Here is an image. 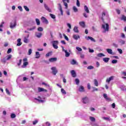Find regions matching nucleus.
<instances>
[{
    "mask_svg": "<svg viewBox=\"0 0 126 126\" xmlns=\"http://www.w3.org/2000/svg\"><path fill=\"white\" fill-rule=\"evenodd\" d=\"M102 29L103 30V32L106 33V32H109V24L107 23H104L102 25Z\"/></svg>",
    "mask_w": 126,
    "mask_h": 126,
    "instance_id": "f257e3e1",
    "label": "nucleus"
},
{
    "mask_svg": "<svg viewBox=\"0 0 126 126\" xmlns=\"http://www.w3.org/2000/svg\"><path fill=\"white\" fill-rule=\"evenodd\" d=\"M51 43L54 49H58L59 48V46H58V45H59V41L58 40L53 41Z\"/></svg>",
    "mask_w": 126,
    "mask_h": 126,
    "instance_id": "f03ea898",
    "label": "nucleus"
},
{
    "mask_svg": "<svg viewBox=\"0 0 126 126\" xmlns=\"http://www.w3.org/2000/svg\"><path fill=\"white\" fill-rule=\"evenodd\" d=\"M52 70V73L53 75H57V73H58V69L56 67H52L51 68Z\"/></svg>",
    "mask_w": 126,
    "mask_h": 126,
    "instance_id": "7ed1b4c3",
    "label": "nucleus"
},
{
    "mask_svg": "<svg viewBox=\"0 0 126 126\" xmlns=\"http://www.w3.org/2000/svg\"><path fill=\"white\" fill-rule=\"evenodd\" d=\"M16 26V21H12L10 23V28L11 29H13V28H15Z\"/></svg>",
    "mask_w": 126,
    "mask_h": 126,
    "instance_id": "20e7f679",
    "label": "nucleus"
},
{
    "mask_svg": "<svg viewBox=\"0 0 126 126\" xmlns=\"http://www.w3.org/2000/svg\"><path fill=\"white\" fill-rule=\"evenodd\" d=\"M83 103L84 104H88L89 102H90V100H89V98L88 97H85L83 98Z\"/></svg>",
    "mask_w": 126,
    "mask_h": 126,
    "instance_id": "39448f33",
    "label": "nucleus"
},
{
    "mask_svg": "<svg viewBox=\"0 0 126 126\" xmlns=\"http://www.w3.org/2000/svg\"><path fill=\"white\" fill-rule=\"evenodd\" d=\"M62 1L63 3V4L65 6V9H67V7H68L67 3H69V0H62ZM66 2H67V3H66Z\"/></svg>",
    "mask_w": 126,
    "mask_h": 126,
    "instance_id": "423d86ee",
    "label": "nucleus"
},
{
    "mask_svg": "<svg viewBox=\"0 0 126 126\" xmlns=\"http://www.w3.org/2000/svg\"><path fill=\"white\" fill-rule=\"evenodd\" d=\"M41 21H42V22H43V23H45V24H49V21L44 17H42L41 18Z\"/></svg>",
    "mask_w": 126,
    "mask_h": 126,
    "instance_id": "0eeeda50",
    "label": "nucleus"
},
{
    "mask_svg": "<svg viewBox=\"0 0 126 126\" xmlns=\"http://www.w3.org/2000/svg\"><path fill=\"white\" fill-rule=\"evenodd\" d=\"M85 39L87 40V41H89V40H91L92 42H96V40H95V39H94L93 37L91 36H85Z\"/></svg>",
    "mask_w": 126,
    "mask_h": 126,
    "instance_id": "6e6552de",
    "label": "nucleus"
},
{
    "mask_svg": "<svg viewBox=\"0 0 126 126\" xmlns=\"http://www.w3.org/2000/svg\"><path fill=\"white\" fill-rule=\"evenodd\" d=\"M114 76H111L106 79V82L108 83V84H110V82H111L112 80H114Z\"/></svg>",
    "mask_w": 126,
    "mask_h": 126,
    "instance_id": "1a4fd4ad",
    "label": "nucleus"
},
{
    "mask_svg": "<svg viewBox=\"0 0 126 126\" xmlns=\"http://www.w3.org/2000/svg\"><path fill=\"white\" fill-rule=\"evenodd\" d=\"M105 17H108V13L107 12H103L102 14V17L101 19L102 20H104V18Z\"/></svg>",
    "mask_w": 126,
    "mask_h": 126,
    "instance_id": "9d476101",
    "label": "nucleus"
},
{
    "mask_svg": "<svg viewBox=\"0 0 126 126\" xmlns=\"http://www.w3.org/2000/svg\"><path fill=\"white\" fill-rule=\"evenodd\" d=\"M38 92H48V90L41 87L38 88Z\"/></svg>",
    "mask_w": 126,
    "mask_h": 126,
    "instance_id": "9b49d317",
    "label": "nucleus"
},
{
    "mask_svg": "<svg viewBox=\"0 0 126 126\" xmlns=\"http://www.w3.org/2000/svg\"><path fill=\"white\" fill-rule=\"evenodd\" d=\"M58 5L59 6V9L60 11L61 12V15H63V8L62 7V5L61 4V3H59Z\"/></svg>",
    "mask_w": 126,
    "mask_h": 126,
    "instance_id": "f8f14e48",
    "label": "nucleus"
},
{
    "mask_svg": "<svg viewBox=\"0 0 126 126\" xmlns=\"http://www.w3.org/2000/svg\"><path fill=\"white\" fill-rule=\"evenodd\" d=\"M44 8L46 10H47V11H48L49 12H52V10L51 9V8H50V7H49V6H48V5H47V4H44Z\"/></svg>",
    "mask_w": 126,
    "mask_h": 126,
    "instance_id": "ddd939ff",
    "label": "nucleus"
},
{
    "mask_svg": "<svg viewBox=\"0 0 126 126\" xmlns=\"http://www.w3.org/2000/svg\"><path fill=\"white\" fill-rule=\"evenodd\" d=\"M70 74L72 77H76V72L74 71V70H71Z\"/></svg>",
    "mask_w": 126,
    "mask_h": 126,
    "instance_id": "4468645a",
    "label": "nucleus"
},
{
    "mask_svg": "<svg viewBox=\"0 0 126 126\" xmlns=\"http://www.w3.org/2000/svg\"><path fill=\"white\" fill-rule=\"evenodd\" d=\"M73 39H74V40H76V41H77L78 39H80V36H79V35L78 34H73Z\"/></svg>",
    "mask_w": 126,
    "mask_h": 126,
    "instance_id": "2eb2a0df",
    "label": "nucleus"
},
{
    "mask_svg": "<svg viewBox=\"0 0 126 126\" xmlns=\"http://www.w3.org/2000/svg\"><path fill=\"white\" fill-rule=\"evenodd\" d=\"M78 90L80 92H84V87L80 86L78 88Z\"/></svg>",
    "mask_w": 126,
    "mask_h": 126,
    "instance_id": "dca6fc26",
    "label": "nucleus"
},
{
    "mask_svg": "<svg viewBox=\"0 0 126 126\" xmlns=\"http://www.w3.org/2000/svg\"><path fill=\"white\" fill-rule=\"evenodd\" d=\"M71 64L74 65V64H78V63H77V62L75 61V60L73 59L71 62H70Z\"/></svg>",
    "mask_w": 126,
    "mask_h": 126,
    "instance_id": "f3484780",
    "label": "nucleus"
},
{
    "mask_svg": "<svg viewBox=\"0 0 126 126\" xmlns=\"http://www.w3.org/2000/svg\"><path fill=\"white\" fill-rule=\"evenodd\" d=\"M106 52H107L108 54L110 55H113V50L110 48L106 49Z\"/></svg>",
    "mask_w": 126,
    "mask_h": 126,
    "instance_id": "a211bd4d",
    "label": "nucleus"
},
{
    "mask_svg": "<svg viewBox=\"0 0 126 126\" xmlns=\"http://www.w3.org/2000/svg\"><path fill=\"white\" fill-rule=\"evenodd\" d=\"M49 62H50V63H54V62H57V58H50L49 60Z\"/></svg>",
    "mask_w": 126,
    "mask_h": 126,
    "instance_id": "6ab92c4d",
    "label": "nucleus"
},
{
    "mask_svg": "<svg viewBox=\"0 0 126 126\" xmlns=\"http://www.w3.org/2000/svg\"><path fill=\"white\" fill-rule=\"evenodd\" d=\"M28 64H29L28 62H24L23 65L22 66V68H25V67H26Z\"/></svg>",
    "mask_w": 126,
    "mask_h": 126,
    "instance_id": "aec40b11",
    "label": "nucleus"
},
{
    "mask_svg": "<svg viewBox=\"0 0 126 126\" xmlns=\"http://www.w3.org/2000/svg\"><path fill=\"white\" fill-rule=\"evenodd\" d=\"M79 24L80 26H81V27H83V28L85 27V23L84 22H80Z\"/></svg>",
    "mask_w": 126,
    "mask_h": 126,
    "instance_id": "412c9836",
    "label": "nucleus"
},
{
    "mask_svg": "<svg viewBox=\"0 0 126 126\" xmlns=\"http://www.w3.org/2000/svg\"><path fill=\"white\" fill-rule=\"evenodd\" d=\"M17 46H21V45L22 44V43H21V39L19 38L17 39Z\"/></svg>",
    "mask_w": 126,
    "mask_h": 126,
    "instance_id": "4be33fe9",
    "label": "nucleus"
},
{
    "mask_svg": "<svg viewBox=\"0 0 126 126\" xmlns=\"http://www.w3.org/2000/svg\"><path fill=\"white\" fill-rule=\"evenodd\" d=\"M119 43L120 45H125L126 44V41L123 40V39H120L119 40Z\"/></svg>",
    "mask_w": 126,
    "mask_h": 126,
    "instance_id": "5701e85b",
    "label": "nucleus"
},
{
    "mask_svg": "<svg viewBox=\"0 0 126 126\" xmlns=\"http://www.w3.org/2000/svg\"><path fill=\"white\" fill-rule=\"evenodd\" d=\"M35 36L37 37V38H41L42 36V33L41 32H36Z\"/></svg>",
    "mask_w": 126,
    "mask_h": 126,
    "instance_id": "b1692460",
    "label": "nucleus"
},
{
    "mask_svg": "<svg viewBox=\"0 0 126 126\" xmlns=\"http://www.w3.org/2000/svg\"><path fill=\"white\" fill-rule=\"evenodd\" d=\"M84 10H85V11H86V12H87V13H90L89 9L88 8V7H87V6H86V5L84 6Z\"/></svg>",
    "mask_w": 126,
    "mask_h": 126,
    "instance_id": "393cba45",
    "label": "nucleus"
},
{
    "mask_svg": "<svg viewBox=\"0 0 126 126\" xmlns=\"http://www.w3.org/2000/svg\"><path fill=\"white\" fill-rule=\"evenodd\" d=\"M35 59H39L40 57H41V55H40V53L39 52H35Z\"/></svg>",
    "mask_w": 126,
    "mask_h": 126,
    "instance_id": "a878e982",
    "label": "nucleus"
},
{
    "mask_svg": "<svg viewBox=\"0 0 126 126\" xmlns=\"http://www.w3.org/2000/svg\"><path fill=\"white\" fill-rule=\"evenodd\" d=\"M103 97H104V98L107 101H109L110 98L108 97V96L107 95V94H103Z\"/></svg>",
    "mask_w": 126,
    "mask_h": 126,
    "instance_id": "bb28decb",
    "label": "nucleus"
},
{
    "mask_svg": "<svg viewBox=\"0 0 126 126\" xmlns=\"http://www.w3.org/2000/svg\"><path fill=\"white\" fill-rule=\"evenodd\" d=\"M29 34H28L27 36V37H24V43H28V39H27V38H29Z\"/></svg>",
    "mask_w": 126,
    "mask_h": 126,
    "instance_id": "cd10ccee",
    "label": "nucleus"
},
{
    "mask_svg": "<svg viewBox=\"0 0 126 126\" xmlns=\"http://www.w3.org/2000/svg\"><path fill=\"white\" fill-rule=\"evenodd\" d=\"M97 56L98 58H102V57H105V55L103 53H98L97 54Z\"/></svg>",
    "mask_w": 126,
    "mask_h": 126,
    "instance_id": "c85d7f7f",
    "label": "nucleus"
},
{
    "mask_svg": "<svg viewBox=\"0 0 126 126\" xmlns=\"http://www.w3.org/2000/svg\"><path fill=\"white\" fill-rule=\"evenodd\" d=\"M103 62H104V63H108L109 62V61H110V58H104L103 59Z\"/></svg>",
    "mask_w": 126,
    "mask_h": 126,
    "instance_id": "c756f323",
    "label": "nucleus"
},
{
    "mask_svg": "<svg viewBox=\"0 0 126 126\" xmlns=\"http://www.w3.org/2000/svg\"><path fill=\"white\" fill-rule=\"evenodd\" d=\"M4 24V22H2L1 24L0 25V31L2 32V29H1V28H2L3 27V25Z\"/></svg>",
    "mask_w": 126,
    "mask_h": 126,
    "instance_id": "7c9ffc66",
    "label": "nucleus"
},
{
    "mask_svg": "<svg viewBox=\"0 0 126 126\" xmlns=\"http://www.w3.org/2000/svg\"><path fill=\"white\" fill-rule=\"evenodd\" d=\"M94 84L95 86L98 87L99 85V84L98 83V81H97V79L94 80Z\"/></svg>",
    "mask_w": 126,
    "mask_h": 126,
    "instance_id": "2f4dec72",
    "label": "nucleus"
},
{
    "mask_svg": "<svg viewBox=\"0 0 126 126\" xmlns=\"http://www.w3.org/2000/svg\"><path fill=\"white\" fill-rule=\"evenodd\" d=\"M73 31L75 32V33H78V28L77 27H74Z\"/></svg>",
    "mask_w": 126,
    "mask_h": 126,
    "instance_id": "473e14b6",
    "label": "nucleus"
},
{
    "mask_svg": "<svg viewBox=\"0 0 126 126\" xmlns=\"http://www.w3.org/2000/svg\"><path fill=\"white\" fill-rule=\"evenodd\" d=\"M65 56L66 58L70 56V54L67 52V50L65 51Z\"/></svg>",
    "mask_w": 126,
    "mask_h": 126,
    "instance_id": "72a5a7b5",
    "label": "nucleus"
},
{
    "mask_svg": "<svg viewBox=\"0 0 126 126\" xmlns=\"http://www.w3.org/2000/svg\"><path fill=\"white\" fill-rule=\"evenodd\" d=\"M44 30V29L43 28L40 27L37 28V31L39 32H42Z\"/></svg>",
    "mask_w": 126,
    "mask_h": 126,
    "instance_id": "f704fd0d",
    "label": "nucleus"
},
{
    "mask_svg": "<svg viewBox=\"0 0 126 126\" xmlns=\"http://www.w3.org/2000/svg\"><path fill=\"white\" fill-rule=\"evenodd\" d=\"M35 22L36 23L37 25H40V20L39 19H35Z\"/></svg>",
    "mask_w": 126,
    "mask_h": 126,
    "instance_id": "c9c22d12",
    "label": "nucleus"
},
{
    "mask_svg": "<svg viewBox=\"0 0 126 126\" xmlns=\"http://www.w3.org/2000/svg\"><path fill=\"white\" fill-rule=\"evenodd\" d=\"M63 36L65 39H66V41H69V39L68 37L65 35V34L63 33Z\"/></svg>",
    "mask_w": 126,
    "mask_h": 126,
    "instance_id": "e433bc0d",
    "label": "nucleus"
},
{
    "mask_svg": "<svg viewBox=\"0 0 126 126\" xmlns=\"http://www.w3.org/2000/svg\"><path fill=\"white\" fill-rule=\"evenodd\" d=\"M90 120L91 121V122H95L96 121L95 118L93 117H90Z\"/></svg>",
    "mask_w": 126,
    "mask_h": 126,
    "instance_id": "4c0bfd02",
    "label": "nucleus"
},
{
    "mask_svg": "<svg viewBox=\"0 0 126 126\" xmlns=\"http://www.w3.org/2000/svg\"><path fill=\"white\" fill-rule=\"evenodd\" d=\"M11 58H12V56L11 55H9L7 56L6 60L9 61V60H10V59H11Z\"/></svg>",
    "mask_w": 126,
    "mask_h": 126,
    "instance_id": "58836bf2",
    "label": "nucleus"
},
{
    "mask_svg": "<svg viewBox=\"0 0 126 126\" xmlns=\"http://www.w3.org/2000/svg\"><path fill=\"white\" fill-rule=\"evenodd\" d=\"M35 99L36 100V101H38L39 103H44V100L42 99H39L38 98H35Z\"/></svg>",
    "mask_w": 126,
    "mask_h": 126,
    "instance_id": "ea45409f",
    "label": "nucleus"
},
{
    "mask_svg": "<svg viewBox=\"0 0 126 126\" xmlns=\"http://www.w3.org/2000/svg\"><path fill=\"white\" fill-rule=\"evenodd\" d=\"M42 85H44L46 87H50V85H49V84L45 82H42Z\"/></svg>",
    "mask_w": 126,
    "mask_h": 126,
    "instance_id": "a19ab883",
    "label": "nucleus"
},
{
    "mask_svg": "<svg viewBox=\"0 0 126 126\" xmlns=\"http://www.w3.org/2000/svg\"><path fill=\"white\" fill-rule=\"evenodd\" d=\"M75 81L76 84L77 85H78L79 84V82H80L79 79L76 78V79H75Z\"/></svg>",
    "mask_w": 126,
    "mask_h": 126,
    "instance_id": "79ce46f5",
    "label": "nucleus"
},
{
    "mask_svg": "<svg viewBox=\"0 0 126 126\" xmlns=\"http://www.w3.org/2000/svg\"><path fill=\"white\" fill-rule=\"evenodd\" d=\"M117 51L118 52H119V54H120V55H122V54H123V50L120 48H118L117 49Z\"/></svg>",
    "mask_w": 126,
    "mask_h": 126,
    "instance_id": "37998d69",
    "label": "nucleus"
},
{
    "mask_svg": "<svg viewBox=\"0 0 126 126\" xmlns=\"http://www.w3.org/2000/svg\"><path fill=\"white\" fill-rule=\"evenodd\" d=\"M76 49L78 50V52H82V49L79 47H76Z\"/></svg>",
    "mask_w": 126,
    "mask_h": 126,
    "instance_id": "c03bdc74",
    "label": "nucleus"
},
{
    "mask_svg": "<svg viewBox=\"0 0 126 126\" xmlns=\"http://www.w3.org/2000/svg\"><path fill=\"white\" fill-rule=\"evenodd\" d=\"M122 20H124V21H126V17L125 15H122L121 17Z\"/></svg>",
    "mask_w": 126,
    "mask_h": 126,
    "instance_id": "a18cd8bd",
    "label": "nucleus"
},
{
    "mask_svg": "<svg viewBox=\"0 0 126 126\" xmlns=\"http://www.w3.org/2000/svg\"><path fill=\"white\" fill-rule=\"evenodd\" d=\"M73 9L74 12H77V11H78V9H77V8L75 6L73 7Z\"/></svg>",
    "mask_w": 126,
    "mask_h": 126,
    "instance_id": "49530a36",
    "label": "nucleus"
},
{
    "mask_svg": "<svg viewBox=\"0 0 126 126\" xmlns=\"http://www.w3.org/2000/svg\"><path fill=\"white\" fill-rule=\"evenodd\" d=\"M61 92H62V94H64V95H65V94H66V92L63 89H61Z\"/></svg>",
    "mask_w": 126,
    "mask_h": 126,
    "instance_id": "de8ad7c7",
    "label": "nucleus"
},
{
    "mask_svg": "<svg viewBox=\"0 0 126 126\" xmlns=\"http://www.w3.org/2000/svg\"><path fill=\"white\" fill-rule=\"evenodd\" d=\"M51 54H52V53L49 52L47 54H46L45 57L46 58H49V57H50V56H51Z\"/></svg>",
    "mask_w": 126,
    "mask_h": 126,
    "instance_id": "09e8293b",
    "label": "nucleus"
},
{
    "mask_svg": "<svg viewBox=\"0 0 126 126\" xmlns=\"http://www.w3.org/2000/svg\"><path fill=\"white\" fill-rule=\"evenodd\" d=\"M34 29H36V27H32L31 28L28 29L29 31H32V30H34Z\"/></svg>",
    "mask_w": 126,
    "mask_h": 126,
    "instance_id": "8fccbe9b",
    "label": "nucleus"
},
{
    "mask_svg": "<svg viewBox=\"0 0 126 126\" xmlns=\"http://www.w3.org/2000/svg\"><path fill=\"white\" fill-rule=\"evenodd\" d=\"M24 8L26 11H28V12L29 11V10H30L29 8H28V7H27V6H24Z\"/></svg>",
    "mask_w": 126,
    "mask_h": 126,
    "instance_id": "3c124183",
    "label": "nucleus"
},
{
    "mask_svg": "<svg viewBox=\"0 0 126 126\" xmlns=\"http://www.w3.org/2000/svg\"><path fill=\"white\" fill-rule=\"evenodd\" d=\"M51 18H53V19H55L56 18V16L53 14H50Z\"/></svg>",
    "mask_w": 126,
    "mask_h": 126,
    "instance_id": "603ef678",
    "label": "nucleus"
},
{
    "mask_svg": "<svg viewBox=\"0 0 126 126\" xmlns=\"http://www.w3.org/2000/svg\"><path fill=\"white\" fill-rule=\"evenodd\" d=\"M76 4H77V6H78V7L80 6V2H79V0H77Z\"/></svg>",
    "mask_w": 126,
    "mask_h": 126,
    "instance_id": "864d4df0",
    "label": "nucleus"
},
{
    "mask_svg": "<svg viewBox=\"0 0 126 126\" xmlns=\"http://www.w3.org/2000/svg\"><path fill=\"white\" fill-rule=\"evenodd\" d=\"M5 91H6V94H7L8 95H10V92H9V90H8V89H5Z\"/></svg>",
    "mask_w": 126,
    "mask_h": 126,
    "instance_id": "5fc2aeb1",
    "label": "nucleus"
},
{
    "mask_svg": "<svg viewBox=\"0 0 126 126\" xmlns=\"http://www.w3.org/2000/svg\"><path fill=\"white\" fill-rule=\"evenodd\" d=\"M18 8L19 9V10H20V11H23V9L21 6H18Z\"/></svg>",
    "mask_w": 126,
    "mask_h": 126,
    "instance_id": "6e6d98bb",
    "label": "nucleus"
},
{
    "mask_svg": "<svg viewBox=\"0 0 126 126\" xmlns=\"http://www.w3.org/2000/svg\"><path fill=\"white\" fill-rule=\"evenodd\" d=\"M118 63V60H113L112 61V63Z\"/></svg>",
    "mask_w": 126,
    "mask_h": 126,
    "instance_id": "4d7b16f0",
    "label": "nucleus"
},
{
    "mask_svg": "<svg viewBox=\"0 0 126 126\" xmlns=\"http://www.w3.org/2000/svg\"><path fill=\"white\" fill-rule=\"evenodd\" d=\"M31 54H32V49H30L29 50V56H30V55H31Z\"/></svg>",
    "mask_w": 126,
    "mask_h": 126,
    "instance_id": "13d9d810",
    "label": "nucleus"
},
{
    "mask_svg": "<svg viewBox=\"0 0 126 126\" xmlns=\"http://www.w3.org/2000/svg\"><path fill=\"white\" fill-rule=\"evenodd\" d=\"M15 117H16V115H15V114H11V118L12 119H14V118H15Z\"/></svg>",
    "mask_w": 126,
    "mask_h": 126,
    "instance_id": "bf43d9fd",
    "label": "nucleus"
},
{
    "mask_svg": "<svg viewBox=\"0 0 126 126\" xmlns=\"http://www.w3.org/2000/svg\"><path fill=\"white\" fill-rule=\"evenodd\" d=\"M93 68H94L93 66H89L88 67V69H93Z\"/></svg>",
    "mask_w": 126,
    "mask_h": 126,
    "instance_id": "052dcab7",
    "label": "nucleus"
},
{
    "mask_svg": "<svg viewBox=\"0 0 126 126\" xmlns=\"http://www.w3.org/2000/svg\"><path fill=\"white\" fill-rule=\"evenodd\" d=\"M96 67H99V66H100V63H99V62H96Z\"/></svg>",
    "mask_w": 126,
    "mask_h": 126,
    "instance_id": "680f3d73",
    "label": "nucleus"
},
{
    "mask_svg": "<svg viewBox=\"0 0 126 126\" xmlns=\"http://www.w3.org/2000/svg\"><path fill=\"white\" fill-rule=\"evenodd\" d=\"M11 51H12L11 48H9L7 52V54H10V53H11Z\"/></svg>",
    "mask_w": 126,
    "mask_h": 126,
    "instance_id": "e2e57ef3",
    "label": "nucleus"
},
{
    "mask_svg": "<svg viewBox=\"0 0 126 126\" xmlns=\"http://www.w3.org/2000/svg\"><path fill=\"white\" fill-rule=\"evenodd\" d=\"M21 63H22V60L20 59L19 60V63H17V65L19 66L21 64Z\"/></svg>",
    "mask_w": 126,
    "mask_h": 126,
    "instance_id": "0e129e2a",
    "label": "nucleus"
},
{
    "mask_svg": "<svg viewBox=\"0 0 126 126\" xmlns=\"http://www.w3.org/2000/svg\"><path fill=\"white\" fill-rule=\"evenodd\" d=\"M90 53H94V50L89 48Z\"/></svg>",
    "mask_w": 126,
    "mask_h": 126,
    "instance_id": "69168bd1",
    "label": "nucleus"
},
{
    "mask_svg": "<svg viewBox=\"0 0 126 126\" xmlns=\"http://www.w3.org/2000/svg\"><path fill=\"white\" fill-rule=\"evenodd\" d=\"M36 124H38V120H35L33 122V125H35Z\"/></svg>",
    "mask_w": 126,
    "mask_h": 126,
    "instance_id": "338daca9",
    "label": "nucleus"
},
{
    "mask_svg": "<svg viewBox=\"0 0 126 126\" xmlns=\"http://www.w3.org/2000/svg\"><path fill=\"white\" fill-rule=\"evenodd\" d=\"M122 74H123L124 76H126V71H123V72H122Z\"/></svg>",
    "mask_w": 126,
    "mask_h": 126,
    "instance_id": "774afa93",
    "label": "nucleus"
}]
</instances>
